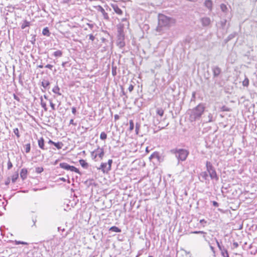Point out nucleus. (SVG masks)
Returning a JSON list of instances; mask_svg holds the SVG:
<instances>
[{
	"label": "nucleus",
	"mask_w": 257,
	"mask_h": 257,
	"mask_svg": "<svg viewBox=\"0 0 257 257\" xmlns=\"http://www.w3.org/2000/svg\"><path fill=\"white\" fill-rule=\"evenodd\" d=\"M205 6L209 10H211L212 8V2L211 0H206L204 3Z\"/></svg>",
	"instance_id": "4468645a"
},
{
	"label": "nucleus",
	"mask_w": 257,
	"mask_h": 257,
	"mask_svg": "<svg viewBox=\"0 0 257 257\" xmlns=\"http://www.w3.org/2000/svg\"><path fill=\"white\" fill-rule=\"evenodd\" d=\"M211 179L214 180L216 181H217L219 179V178L217 176V173L215 170V169H213L211 170H210L207 172Z\"/></svg>",
	"instance_id": "423d86ee"
},
{
	"label": "nucleus",
	"mask_w": 257,
	"mask_h": 257,
	"mask_svg": "<svg viewBox=\"0 0 257 257\" xmlns=\"http://www.w3.org/2000/svg\"><path fill=\"white\" fill-rule=\"evenodd\" d=\"M106 138H107L106 134L104 132H101L100 135V139L102 140H105L106 139Z\"/></svg>",
	"instance_id": "cd10ccee"
},
{
	"label": "nucleus",
	"mask_w": 257,
	"mask_h": 257,
	"mask_svg": "<svg viewBox=\"0 0 257 257\" xmlns=\"http://www.w3.org/2000/svg\"><path fill=\"white\" fill-rule=\"evenodd\" d=\"M19 173L18 172H15L11 177L13 182H15L18 178Z\"/></svg>",
	"instance_id": "b1692460"
},
{
	"label": "nucleus",
	"mask_w": 257,
	"mask_h": 257,
	"mask_svg": "<svg viewBox=\"0 0 257 257\" xmlns=\"http://www.w3.org/2000/svg\"><path fill=\"white\" fill-rule=\"evenodd\" d=\"M149 152H150V150H149V147H146V152L147 153H149Z\"/></svg>",
	"instance_id": "3c124183"
},
{
	"label": "nucleus",
	"mask_w": 257,
	"mask_h": 257,
	"mask_svg": "<svg viewBox=\"0 0 257 257\" xmlns=\"http://www.w3.org/2000/svg\"><path fill=\"white\" fill-rule=\"evenodd\" d=\"M62 54H63V52L61 50H57V51L54 52V54H53L54 56L55 57H60L62 56Z\"/></svg>",
	"instance_id": "5701e85b"
},
{
	"label": "nucleus",
	"mask_w": 257,
	"mask_h": 257,
	"mask_svg": "<svg viewBox=\"0 0 257 257\" xmlns=\"http://www.w3.org/2000/svg\"><path fill=\"white\" fill-rule=\"evenodd\" d=\"M70 124H73L74 125H75L76 124L74 123V120L73 119H71L70 120Z\"/></svg>",
	"instance_id": "49530a36"
},
{
	"label": "nucleus",
	"mask_w": 257,
	"mask_h": 257,
	"mask_svg": "<svg viewBox=\"0 0 257 257\" xmlns=\"http://www.w3.org/2000/svg\"><path fill=\"white\" fill-rule=\"evenodd\" d=\"M54 146L57 148V149H61L63 146V144L61 142H55Z\"/></svg>",
	"instance_id": "aec40b11"
},
{
	"label": "nucleus",
	"mask_w": 257,
	"mask_h": 257,
	"mask_svg": "<svg viewBox=\"0 0 257 257\" xmlns=\"http://www.w3.org/2000/svg\"><path fill=\"white\" fill-rule=\"evenodd\" d=\"M55 142H53L52 140H50L49 141H48V144H52V145H54Z\"/></svg>",
	"instance_id": "a18cd8bd"
},
{
	"label": "nucleus",
	"mask_w": 257,
	"mask_h": 257,
	"mask_svg": "<svg viewBox=\"0 0 257 257\" xmlns=\"http://www.w3.org/2000/svg\"><path fill=\"white\" fill-rule=\"evenodd\" d=\"M80 165L84 168H87L88 164L84 160L81 159L79 161Z\"/></svg>",
	"instance_id": "a211bd4d"
},
{
	"label": "nucleus",
	"mask_w": 257,
	"mask_h": 257,
	"mask_svg": "<svg viewBox=\"0 0 257 257\" xmlns=\"http://www.w3.org/2000/svg\"><path fill=\"white\" fill-rule=\"evenodd\" d=\"M211 179L214 180L216 181H217L219 179V178L217 176V173L215 170V169H213L211 170H210L207 172Z\"/></svg>",
	"instance_id": "0eeeda50"
},
{
	"label": "nucleus",
	"mask_w": 257,
	"mask_h": 257,
	"mask_svg": "<svg viewBox=\"0 0 257 257\" xmlns=\"http://www.w3.org/2000/svg\"><path fill=\"white\" fill-rule=\"evenodd\" d=\"M175 154H178V158L181 161H185L189 155V152L184 149H175L173 151Z\"/></svg>",
	"instance_id": "f03ea898"
},
{
	"label": "nucleus",
	"mask_w": 257,
	"mask_h": 257,
	"mask_svg": "<svg viewBox=\"0 0 257 257\" xmlns=\"http://www.w3.org/2000/svg\"><path fill=\"white\" fill-rule=\"evenodd\" d=\"M109 230L115 232H121V229L115 226L111 227L109 228Z\"/></svg>",
	"instance_id": "412c9836"
},
{
	"label": "nucleus",
	"mask_w": 257,
	"mask_h": 257,
	"mask_svg": "<svg viewBox=\"0 0 257 257\" xmlns=\"http://www.w3.org/2000/svg\"><path fill=\"white\" fill-rule=\"evenodd\" d=\"M112 164V160L109 159L108 160L107 163H102L98 169L101 170L103 173H108L111 169V165Z\"/></svg>",
	"instance_id": "7ed1b4c3"
},
{
	"label": "nucleus",
	"mask_w": 257,
	"mask_h": 257,
	"mask_svg": "<svg viewBox=\"0 0 257 257\" xmlns=\"http://www.w3.org/2000/svg\"><path fill=\"white\" fill-rule=\"evenodd\" d=\"M206 170H207V172L214 169L212 163L209 161L206 162Z\"/></svg>",
	"instance_id": "f3484780"
},
{
	"label": "nucleus",
	"mask_w": 257,
	"mask_h": 257,
	"mask_svg": "<svg viewBox=\"0 0 257 257\" xmlns=\"http://www.w3.org/2000/svg\"><path fill=\"white\" fill-rule=\"evenodd\" d=\"M114 118L115 120H118L119 119V116L118 114H115Z\"/></svg>",
	"instance_id": "37998d69"
},
{
	"label": "nucleus",
	"mask_w": 257,
	"mask_h": 257,
	"mask_svg": "<svg viewBox=\"0 0 257 257\" xmlns=\"http://www.w3.org/2000/svg\"><path fill=\"white\" fill-rule=\"evenodd\" d=\"M42 107L44 108L45 111L47 110V104L46 102H44L42 100H41V103Z\"/></svg>",
	"instance_id": "2f4dec72"
},
{
	"label": "nucleus",
	"mask_w": 257,
	"mask_h": 257,
	"mask_svg": "<svg viewBox=\"0 0 257 257\" xmlns=\"http://www.w3.org/2000/svg\"><path fill=\"white\" fill-rule=\"evenodd\" d=\"M28 171L26 169H22L20 172V176L24 180L26 178Z\"/></svg>",
	"instance_id": "f8f14e48"
},
{
	"label": "nucleus",
	"mask_w": 257,
	"mask_h": 257,
	"mask_svg": "<svg viewBox=\"0 0 257 257\" xmlns=\"http://www.w3.org/2000/svg\"><path fill=\"white\" fill-rule=\"evenodd\" d=\"M201 21L204 26H208L210 24V20L209 18H203Z\"/></svg>",
	"instance_id": "2eb2a0df"
},
{
	"label": "nucleus",
	"mask_w": 257,
	"mask_h": 257,
	"mask_svg": "<svg viewBox=\"0 0 257 257\" xmlns=\"http://www.w3.org/2000/svg\"><path fill=\"white\" fill-rule=\"evenodd\" d=\"M211 179L214 180L216 181H217L219 179V178L217 176V173L215 170V169H213L211 170H210L207 172Z\"/></svg>",
	"instance_id": "6e6552de"
},
{
	"label": "nucleus",
	"mask_w": 257,
	"mask_h": 257,
	"mask_svg": "<svg viewBox=\"0 0 257 257\" xmlns=\"http://www.w3.org/2000/svg\"><path fill=\"white\" fill-rule=\"evenodd\" d=\"M42 33L44 35L49 36L50 33L48 28H45L43 30Z\"/></svg>",
	"instance_id": "7c9ffc66"
},
{
	"label": "nucleus",
	"mask_w": 257,
	"mask_h": 257,
	"mask_svg": "<svg viewBox=\"0 0 257 257\" xmlns=\"http://www.w3.org/2000/svg\"><path fill=\"white\" fill-rule=\"evenodd\" d=\"M38 145L39 147L42 150H45V141L43 137H41L38 140Z\"/></svg>",
	"instance_id": "1a4fd4ad"
},
{
	"label": "nucleus",
	"mask_w": 257,
	"mask_h": 257,
	"mask_svg": "<svg viewBox=\"0 0 257 257\" xmlns=\"http://www.w3.org/2000/svg\"><path fill=\"white\" fill-rule=\"evenodd\" d=\"M14 133L16 135V136H17V137L18 138H20V134H19V129L18 128H15L14 129Z\"/></svg>",
	"instance_id": "473e14b6"
},
{
	"label": "nucleus",
	"mask_w": 257,
	"mask_h": 257,
	"mask_svg": "<svg viewBox=\"0 0 257 257\" xmlns=\"http://www.w3.org/2000/svg\"><path fill=\"white\" fill-rule=\"evenodd\" d=\"M50 104L52 109L53 110H55V104L52 102L51 100L50 101Z\"/></svg>",
	"instance_id": "4c0bfd02"
},
{
	"label": "nucleus",
	"mask_w": 257,
	"mask_h": 257,
	"mask_svg": "<svg viewBox=\"0 0 257 257\" xmlns=\"http://www.w3.org/2000/svg\"><path fill=\"white\" fill-rule=\"evenodd\" d=\"M9 183H10V179H8V181L6 182V183H5V184H6V185H8V184H9Z\"/></svg>",
	"instance_id": "5fc2aeb1"
},
{
	"label": "nucleus",
	"mask_w": 257,
	"mask_h": 257,
	"mask_svg": "<svg viewBox=\"0 0 257 257\" xmlns=\"http://www.w3.org/2000/svg\"><path fill=\"white\" fill-rule=\"evenodd\" d=\"M98 11L100 12V13L102 14L104 19L105 20L109 19V16L107 13L105 12L104 9L100 6H98Z\"/></svg>",
	"instance_id": "9d476101"
},
{
	"label": "nucleus",
	"mask_w": 257,
	"mask_h": 257,
	"mask_svg": "<svg viewBox=\"0 0 257 257\" xmlns=\"http://www.w3.org/2000/svg\"><path fill=\"white\" fill-rule=\"evenodd\" d=\"M46 68H49L50 69H52L53 66L51 64H47L46 66Z\"/></svg>",
	"instance_id": "ea45409f"
},
{
	"label": "nucleus",
	"mask_w": 257,
	"mask_h": 257,
	"mask_svg": "<svg viewBox=\"0 0 257 257\" xmlns=\"http://www.w3.org/2000/svg\"><path fill=\"white\" fill-rule=\"evenodd\" d=\"M25 150L26 153H29L31 150L30 143L27 144L25 145Z\"/></svg>",
	"instance_id": "a878e982"
},
{
	"label": "nucleus",
	"mask_w": 257,
	"mask_h": 257,
	"mask_svg": "<svg viewBox=\"0 0 257 257\" xmlns=\"http://www.w3.org/2000/svg\"><path fill=\"white\" fill-rule=\"evenodd\" d=\"M156 112L160 116L162 117L164 114V110L162 108H158L157 109Z\"/></svg>",
	"instance_id": "6ab92c4d"
},
{
	"label": "nucleus",
	"mask_w": 257,
	"mask_h": 257,
	"mask_svg": "<svg viewBox=\"0 0 257 257\" xmlns=\"http://www.w3.org/2000/svg\"><path fill=\"white\" fill-rule=\"evenodd\" d=\"M207 176V175L206 174V173H205V174H204V178L206 179V177Z\"/></svg>",
	"instance_id": "6e6d98bb"
},
{
	"label": "nucleus",
	"mask_w": 257,
	"mask_h": 257,
	"mask_svg": "<svg viewBox=\"0 0 257 257\" xmlns=\"http://www.w3.org/2000/svg\"><path fill=\"white\" fill-rule=\"evenodd\" d=\"M40 67L42 68L43 66H40Z\"/></svg>",
	"instance_id": "bf43d9fd"
},
{
	"label": "nucleus",
	"mask_w": 257,
	"mask_h": 257,
	"mask_svg": "<svg viewBox=\"0 0 257 257\" xmlns=\"http://www.w3.org/2000/svg\"><path fill=\"white\" fill-rule=\"evenodd\" d=\"M52 91L57 94L58 95H61V93L60 92V89L58 85H56L54 87V88L52 89Z\"/></svg>",
	"instance_id": "dca6fc26"
},
{
	"label": "nucleus",
	"mask_w": 257,
	"mask_h": 257,
	"mask_svg": "<svg viewBox=\"0 0 257 257\" xmlns=\"http://www.w3.org/2000/svg\"><path fill=\"white\" fill-rule=\"evenodd\" d=\"M221 254L223 257H229L228 251L226 249L221 250Z\"/></svg>",
	"instance_id": "c85d7f7f"
},
{
	"label": "nucleus",
	"mask_w": 257,
	"mask_h": 257,
	"mask_svg": "<svg viewBox=\"0 0 257 257\" xmlns=\"http://www.w3.org/2000/svg\"><path fill=\"white\" fill-rule=\"evenodd\" d=\"M72 112L73 114H76V109L75 107H72Z\"/></svg>",
	"instance_id": "a19ab883"
},
{
	"label": "nucleus",
	"mask_w": 257,
	"mask_h": 257,
	"mask_svg": "<svg viewBox=\"0 0 257 257\" xmlns=\"http://www.w3.org/2000/svg\"><path fill=\"white\" fill-rule=\"evenodd\" d=\"M212 204H213V206H214L215 207L218 206V203L216 201H213Z\"/></svg>",
	"instance_id": "79ce46f5"
},
{
	"label": "nucleus",
	"mask_w": 257,
	"mask_h": 257,
	"mask_svg": "<svg viewBox=\"0 0 257 257\" xmlns=\"http://www.w3.org/2000/svg\"><path fill=\"white\" fill-rule=\"evenodd\" d=\"M212 72L214 77L218 76L221 72L220 68L218 66H215L212 69Z\"/></svg>",
	"instance_id": "9b49d317"
},
{
	"label": "nucleus",
	"mask_w": 257,
	"mask_h": 257,
	"mask_svg": "<svg viewBox=\"0 0 257 257\" xmlns=\"http://www.w3.org/2000/svg\"><path fill=\"white\" fill-rule=\"evenodd\" d=\"M123 25H119L118 26V32L121 33L123 32Z\"/></svg>",
	"instance_id": "f704fd0d"
},
{
	"label": "nucleus",
	"mask_w": 257,
	"mask_h": 257,
	"mask_svg": "<svg viewBox=\"0 0 257 257\" xmlns=\"http://www.w3.org/2000/svg\"><path fill=\"white\" fill-rule=\"evenodd\" d=\"M7 165H8V169L9 170L11 169L13 167V164L10 160L8 162Z\"/></svg>",
	"instance_id": "72a5a7b5"
},
{
	"label": "nucleus",
	"mask_w": 257,
	"mask_h": 257,
	"mask_svg": "<svg viewBox=\"0 0 257 257\" xmlns=\"http://www.w3.org/2000/svg\"><path fill=\"white\" fill-rule=\"evenodd\" d=\"M221 109L223 111H230V109L229 108H228L227 107L225 106H223L221 107Z\"/></svg>",
	"instance_id": "c9c22d12"
},
{
	"label": "nucleus",
	"mask_w": 257,
	"mask_h": 257,
	"mask_svg": "<svg viewBox=\"0 0 257 257\" xmlns=\"http://www.w3.org/2000/svg\"><path fill=\"white\" fill-rule=\"evenodd\" d=\"M156 154V153H154L153 154H152L151 155V156L150 157V159L151 160L154 157V156H155V154Z\"/></svg>",
	"instance_id": "09e8293b"
},
{
	"label": "nucleus",
	"mask_w": 257,
	"mask_h": 257,
	"mask_svg": "<svg viewBox=\"0 0 257 257\" xmlns=\"http://www.w3.org/2000/svg\"><path fill=\"white\" fill-rule=\"evenodd\" d=\"M192 233L194 234H205V232L203 231H195L191 232Z\"/></svg>",
	"instance_id": "e433bc0d"
},
{
	"label": "nucleus",
	"mask_w": 257,
	"mask_h": 257,
	"mask_svg": "<svg viewBox=\"0 0 257 257\" xmlns=\"http://www.w3.org/2000/svg\"><path fill=\"white\" fill-rule=\"evenodd\" d=\"M249 79L247 78H245L242 81V85L244 86L247 87L249 85Z\"/></svg>",
	"instance_id": "c756f323"
},
{
	"label": "nucleus",
	"mask_w": 257,
	"mask_h": 257,
	"mask_svg": "<svg viewBox=\"0 0 257 257\" xmlns=\"http://www.w3.org/2000/svg\"><path fill=\"white\" fill-rule=\"evenodd\" d=\"M148 257H153V256H152V255H150V256H149Z\"/></svg>",
	"instance_id": "13d9d810"
},
{
	"label": "nucleus",
	"mask_w": 257,
	"mask_h": 257,
	"mask_svg": "<svg viewBox=\"0 0 257 257\" xmlns=\"http://www.w3.org/2000/svg\"><path fill=\"white\" fill-rule=\"evenodd\" d=\"M16 244H27V243L24 242H20V241H16Z\"/></svg>",
	"instance_id": "c03bdc74"
},
{
	"label": "nucleus",
	"mask_w": 257,
	"mask_h": 257,
	"mask_svg": "<svg viewBox=\"0 0 257 257\" xmlns=\"http://www.w3.org/2000/svg\"><path fill=\"white\" fill-rule=\"evenodd\" d=\"M14 98L17 99V96H16V95H14Z\"/></svg>",
	"instance_id": "4d7b16f0"
},
{
	"label": "nucleus",
	"mask_w": 257,
	"mask_h": 257,
	"mask_svg": "<svg viewBox=\"0 0 257 257\" xmlns=\"http://www.w3.org/2000/svg\"><path fill=\"white\" fill-rule=\"evenodd\" d=\"M205 110V106L203 104L199 103L194 109H192L190 114V117L192 119L195 120L201 117Z\"/></svg>",
	"instance_id": "f257e3e1"
},
{
	"label": "nucleus",
	"mask_w": 257,
	"mask_h": 257,
	"mask_svg": "<svg viewBox=\"0 0 257 257\" xmlns=\"http://www.w3.org/2000/svg\"><path fill=\"white\" fill-rule=\"evenodd\" d=\"M200 222L201 223H206V221H205L204 219H201L200 220Z\"/></svg>",
	"instance_id": "de8ad7c7"
},
{
	"label": "nucleus",
	"mask_w": 257,
	"mask_h": 257,
	"mask_svg": "<svg viewBox=\"0 0 257 257\" xmlns=\"http://www.w3.org/2000/svg\"><path fill=\"white\" fill-rule=\"evenodd\" d=\"M217 246L219 247V248L220 249V250H221V247L220 244L218 241H217Z\"/></svg>",
	"instance_id": "8fccbe9b"
},
{
	"label": "nucleus",
	"mask_w": 257,
	"mask_h": 257,
	"mask_svg": "<svg viewBox=\"0 0 257 257\" xmlns=\"http://www.w3.org/2000/svg\"><path fill=\"white\" fill-rule=\"evenodd\" d=\"M91 154L94 160H95L97 157H98L100 159H102L104 155V149L98 147L92 152Z\"/></svg>",
	"instance_id": "20e7f679"
},
{
	"label": "nucleus",
	"mask_w": 257,
	"mask_h": 257,
	"mask_svg": "<svg viewBox=\"0 0 257 257\" xmlns=\"http://www.w3.org/2000/svg\"><path fill=\"white\" fill-rule=\"evenodd\" d=\"M134 88V85L133 84H130V86H128V89L129 91L131 92L133 90Z\"/></svg>",
	"instance_id": "58836bf2"
},
{
	"label": "nucleus",
	"mask_w": 257,
	"mask_h": 257,
	"mask_svg": "<svg viewBox=\"0 0 257 257\" xmlns=\"http://www.w3.org/2000/svg\"><path fill=\"white\" fill-rule=\"evenodd\" d=\"M112 8L114 11L118 15H121L122 14V10L117 6H113Z\"/></svg>",
	"instance_id": "ddd939ff"
},
{
	"label": "nucleus",
	"mask_w": 257,
	"mask_h": 257,
	"mask_svg": "<svg viewBox=\"0 0 257 257\" xmlns=\"http://www.w3.org/2000/svg\"><path fill=\"white\" fill-rule=\"evenodd\" d=\"M139 130V127H138V126H136V133H137V134H138V133Z\"/></svg>",
	"instance_id": "864d4df0"
},
{
	"label": "nucleus",
	"mask_w": 257,
	"mask_h": 257,
	"mask_svg": "<svg viewBox=\"0 0 257 257\" xmlns=\"http://www.w3.org/2000/svg\"><path fill=\"white\" fill-rule=\"evenodd\" d=\"M30 26V23L27 20H25L23 22L22 24L21 28L22 29H25L26 27H29Z\"/></svg>",
	"instance_id": "4be33fe9"
},
{
	"label": "nucleus",
	"mask_w": 257,
	"mask_h": 257,
	"mask_svg": "<svg viewBox=\"0 0 257 257\" xmlns=\"http://www.w3.org/2000/svg\"><path fill=\"white\" fill-rule=\"evenodd\" d=\"M59 165L61 168L64 170H70L72 172H74L77 174H80L79 170L73 166H70L66 163H60Z\"/></svg>",
	"instance_id": "39448f33"
},
{
	"label": "nucleus",
	"mask_w": 257,
	"mask_h": 257,
	"mask_svg": "<svg viewBox=\"0 0 257 257\" xmlns=\"http://www.w3.org/2000/svg\"><path fill=\"white\" fill-rule=\"evenodd\" d=\"M49 85H50V82L48 80H44L42 82V85L45 88H47L49 86Z\"/></svg>",
	"instance_id": "393cba45"
},
{
	"label": "nucleus",
	"mask_w": 257,
	"mask_h": 257,
	"mask_svg": "<svg viewBox=\"0 0 257 257\" xmlns=\"http://www.w3.org/2000/svg\"><path fill=\"white\" fill-rule=\"evenodd\" d=\"M89 38H90V39H91L92 41H93V40H94V38L93 36H92V35H90V37H89Z\"/></svg>",
	"instance_id": "603ef678"
},
{
	"label": "nucleus",
	"mask_w": 257,
	"mask_h": 257,
	"mask_svg": "<svg viewBox=\"0 0 257 257\" xmlns=\"http://www.w3.org/2000/svg\"><path fill=\"white\" fill-rule=\"evenodd\" d=\"M129 124H130L129 131L130 132H132L134 130V123L133 120H132V119L130 120Z\"/></svg>",
	"instance_id": "bb28decb"
}]
</instances>
